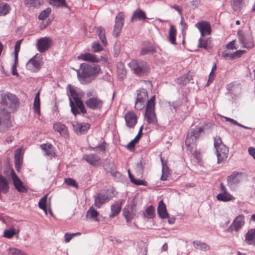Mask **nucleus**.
I'll return each mask as SVG.
<instances>
[{"mask_svg": "<svg viewBox=\"0 0 255 255\" xmlns=\"http://www.w3.org/2000/svg\"><path fill=\"white\" fill-rule=\"evenodd\" d=\"M81 71L77 72L79 80L82 84H86L94 80L99 75L101 68L99 65H91L88 64L80 65Z\"/></svg>", "mask_w": 255, "mask_h": 255, "instance_id": "nucleus-1", "label": "nucleus"}, {"mask_svg": "<svg viewBox=\"0 0 255 255\" xmlns=\"http://www.w3.org/2000/svg\"><path fill=\"white\" fill-rule=\"evenodd\" d=\"M0 104L10 112L15 111L19 106L18 98L9 92L0 94Z\"/></svg>", "mask_w": 255, "mask_h": 255, "instance_id": "nucleus-2", "label": "nucleus"}, {"mask_svg": "<svg viewBox=\"0 0 255 255\" xmlns=\"http://www.w3.org/2000/svg\"><path fill=\"white\" fill-rule=\"evenodd\" d=\"M128 65L131 70L136 75L142 76L148 72V67L146 62L141 60H132Z\"/></svg>", "mask_w": 255, "mask_h": 255, "instance_id": "nucleus-3", "label": "nucleus"}, {"mask_svg": "<svg viewBox=\"0 0 255 255\" xmlns=\"http://www.w3.org/2000/svg\"><path fill=\"white\" fill-rule=\"evenodd\" d=\"M11 125L10 112L4 108H0V132L6 131Z\"/></svg>", "mask_w": 255, "mask_h": 255, "instance_id": "nucleus-4", "label": "nucleus"}, {"mask_svg": "<svg viewBox=\"0 0 255 255\" xmlns=\"http://www.w3.org/2000/svg\"><path fill=\"white\" fill-rule=\"evenodd\" d=\"M69 101L71 112L73 115L76 116L78 114H80V113L84 115L87 113L86 109L82 101L77 96H73V101L70 97Z\"/></svg>", "mask_w": 255, "mask_h": 255, "instance_id": "nucleus-5", "label": "nucleus"}, {"mask_svg": "<svg viewBox=\"0 0 255 255\" xmlns=\"http://www.w3.org/2000/svg\"><path fill=\"white\" fill-rule=\"evenodd\" d=\"M239 42L242 47L247 49H252L254 47V43L252 37L247 33L239 31L238 33Z\"/></svg>", "mask_w": 255, "mask_h": 255, "instance_id": "nucleus-6", "label": "nucleus"}, {"mask_svg": "<svg viewBox=\"0 0 255 255\" xmlns=\"http://www.w3.org/2000/svg\"><path fill=\"white\" fill-rule=\"evenodd\" d=\"M203 131V128L201 127H196L191 129L187 135L185 140V144L187 146H190L191 144L195 143L197 139L199 137L200 133Z\"/></svg>", "mask_w": 255, "mask_h": 255, "instance_id": "nucleus-7", "label": "nucleus"}, {"mask_svg": "<svg viewBox=\"0 0 255 255\" xmlns=\"http://www.w3.org/2000/svg\"><path fill=\"white\" fill-rule=\"evenodd\" d=\"M85 104L91 110H100L103 106L104 101L97 97H93L87 100Z\"/></svg>", "mask_w": 255, "mask_h": 255, "instance_id": "nucleus-8", "label": "nucleus"}, {"mask_svg": "<svg viewBox=\"0 0 255 255\" xmlns=\"http://www.w3.org/2000/svg\"><path fill=\"white\" fill-rule=\"evenodd\" d=\"M52 44V40L48 37H44L37 40L36 47L39 52L43 53L47 50Z\"/></svg>", "mask_w": 255, "mask_h": 255, "instance_id": "nucleus-9", "label": "nucleus"}, {"mask_svg": "<svg viewBox=\"0 0 255 255\" xmlns=\"http://www.w3.org/2000/svg\"><path fill=\"white\" fill-rule=\"evenodd\" d=\"M245 224V216L244 215H240L236 217L233 223L228 228V232H232L234 231L238 232Z\"/></svg>", "mask_w": 255, "mask_h": 255, "instance_id": "nucleus-10", "label": "nucleus"}, {"mask_svg": "<svg viewBox=\"0 0 255 255\" xmlns=\"http://www.w3.org/2000/svg\"><path fill=\"white\" fill-rule=\"evenodd\" d=\"M125 15L122 12H119L115 18V24L113 32V34L115 37H118L124 25Z\"/></svg>", "mask_w": 255, "mask_h": 255, "instance_id": "nucleus-11", "label": "nucleus"}, {"mask_svg": "<svg viewBox=\"0 0 255 255\" xmlns=\"http://www.w3.org/2000/svg\"><path fill=\"white\" fill-rule=\"evenodd\" d=\"M195 27L199 30L201 36L204 37L206 35H210L211 33V26L210 23L207 21H200L195 24Z\"/></svg>", "mask_w": 255, "mask_h": 255, "instance_id": "nucleus-12", "label": "nucleus"}, {"mask_svg": "<svg viewBox=\"0 0 255 255\" xmlns=\"http://www.w3.org/2000/svg\"><path fill=\"white\" fill-rule=\"evenodd\" d=\"M41 65V60L36 56L27 62L26 67L27 70L31 72H36L39 70Z\"/></svg>", "mask_w": 255, "mask_h": 255, "instance_id": "nucleus-13", "label": "nucleus"}, {"mask_svg": "<svg viewBox=\"0 0 255 255\" xmlns=\"http://www.w3.org/2000/svg\"><path fill=\"white\" fill-rule=\"evenodd\" d=\"M144 117L148 124L153 125L157 124V119L155 113V108H146Z\"/></svg>", "mask_w": 255, "mask_h": 255, "instance_id": "nucleus-14", "label": "nucleus"}, {"mask_svg": "<svg viewBox=\"0 0 255 255\" xmlns=\"http://www.w3.org/2000/svg\"><path fill=\"white\" fill-rule=\"evenodd\" d=\"M11 177L14 187L19 192H26L27 190L23 185V183L17 176L13 170L11 172Z\"/></svg>", "mask_w": 255, "mask_h": 255, "instance_id": "nucleus-15", "label": "nucleus"}, {"mask_svg": "<svg viewBox=\"0 0 255 255\" xmlns=\"http://www.w3.org/2000/svg\"><path fill=\"white\" fill-rule=\"evenodd\" d=\"M125 119L127 126L129 128H133L137 123V117L134 112L128 111L125 114Z\"/></svg>", "mask_w": 255, "mask_h": 255, "instance_id": "nucleus-16", "label": "nucleus"}, {"mask_svg": "<svg viewBox=\"0 0 255 255\" xmlns=\"http://www.w3.org/2000/svg\"><path fill=\"white\" fill-rule=\"evenodd\" d=\"M218 162L224 161L227 159L229 154V149L225 145H221L216 149Z\"/></svg>", "mask_w": 255, "mask_h": 255, "instance_id": "nucleus-17", "label": "nucleus"}, {"mask_svg": "<svg viewBox=\"0 0 255 255\" xmlns=\"http://www.w3.org/2000/svg\"><path fill=\"white\" fill-rule=\"evenodd\" d=\"M155 51V47L149 41H145L142 43L140 55H144L149 53L152 54Z\"/></svg>", "mask_w": 255, "mask_h": 255, "instance_id": "nucleus-18", "label": "nucleus"}, {"mask_svg": "<svg viewBox=\"0 0 255 255\" xmlns=\"http://www.w3.org/2000/svg\"><path fill=\"white\" fill-rule=\"evenodd\" d=\"M83 159L94 166H99L101 162V158L98 155L94 153L84 155L83 156Z\"/></svg>", "mask_w": 255, "mask_h": 255, "instance_id": "nucleus-19", "label": "nucleus"}, {"mask_svg": "<svg viewBox=\"0 0 255 255\" xmlns=\"http://www.w3.org/2000/svg\"><path fill=\"white\" fill-rule=\"evenodd\" d=\"M94 205L95 206L98 208H100L101 206L109 202L111 200V197L108 196V195H106L103 194L99 193L97 196H94Z\"/></svg>", "mask_w": 255, "mask_h": 255, "instance_id": "nucleus-20", "label": "nucleus"}, {"mask_svg": "<svg viewBox=\"0 0 255 255\" xmlns=\"http://www.w3.org/2000/svg\"><path fill=\"white\" fill-rule=\"evenodd\" d=\"M123 202V201L122 200H118L114 202V203L111 205V210L112 213L109 215L110 218H113L120 213Z\"/></svg>", "mask_w": 255, "mask_h": 255, "instance_id": "nucleus-21", "label": "nucleus"}, {"mask_svg": "<svg viewBox=\"0 0 255 255\" xmlns=\"http://www.w3.org/2000/svg\"><path fill=\"white\" fill-rule=\"evenodd\" d=\"M78 59L93 63H98L101 60L100 58L97 57L96 55L88 52L80 54L78 56Z\"/></svg>", "mask_w": 255, "mask_h": 255, "instance_id": "nucleus-22", "label": "nucleus"}, {"mask_svg": "<svg viewBox=\"0 0 255 255\" xmlns=\"http://www.w3.org/2000/svg\"><path fill=\"white\" fill-rule=\"evenodd\" d=\"M157 214L159 217L162 219H165L168 217V214L167 212L165 205L162 200L160 201L158 203Z\"/></svg>", "mask_w": 255, "mask_h": 255, "instance_id": "nucleus-23", "label": "nucleus"}, {"mask_svg": "<svg viewBox=\"0 0 255 255\" xmlns=\"http://www.w3.org/2000/svg\"><path fill=\"white\" fill-rule=\"evenodd\" d=\"M15 166L17 171L21 168L22 163V153L21 149H17L14 154Z\"/></svg>", "mask_w": 255, "mask_h": 255, "instance_id": "nucleus-24", "label": "nucleus"}, {"mask_svg": "<svg viewBox=\"0 0 255 255\" xmlns=\"http://www.w3.org/2000/svg\"><path fill=\"white\" fill-rule=\"evenodd\" d=\"M240 175L239 173L231 175L228 178V185L231 188H234L240 182Z\"/></svg>", "mask_w": 255, "mask_h": 255, "instance_id": "nucleus-25", "label": "nucleus"}, {"mask_svg": "<svg viewBox=\"0 0 255 255\" xmlns=\"http://www.w3.org/2000/svg\"><path fill=\"white\" fill-rule=\"evenodd\" d=\"M194 247L198 250L207 252L210 250V246L204 242L201 241L195 240L193 242Z\"/></svg>", "mask_w": 255, "mask_h": 255, "instance_id": "nucleus-26", "label": "nucleus"}, {"mask_svg": "<svg viewBox=\"0 0 255 255\" xmlns=\"http://www.w3.org/2000/svg\"><path fill=\"white\" fill-rule=\"evenodd\" d=\"M245 238L248 244L255 245V229L249 230L246 235Z\"/></svg>", "mask_w": 255, "mask_h": 255, "instance_id": "nucleus-27", "label": "nucleus"}, {"mask_svg": "<svg viewBox=\"0 0 255 255\" xmlns=\"http://www.w3.org/2000/svg\"><path fill=\"white\" fill-rule=\"evenodd\" d=\"M53 128L62 136H64L67 135V128L64 124H62L60 123H56L53 125Z\"/></svg>", "mask_w": 255, "mask_h": 255, "instance_id": "nucleus-28", "label": "nucleus"}, {"mask_svg": "<svg viewBox=\"0 0 255 255\" xmlns=\"http://www.w3.org/2000/svg\"><path fill=\"white\" fill-rule=\"evenodd\" d=\"M138 19L139 20H145L147 18L144 11L141 9H137L133 12V15L131 18V21H133L134 19Z\"/></svg>", "mask_w": 255, "mask_h": 255, "instance_id": "nucleus-29", "label": "nucleus"}, {"mask_svg": "<svg viewBox=\"0 0 255 255\" xmlns=\"http://www.w3.org/2000/svg\"><path fill=\"white\" fill-rule=\"evenodd\" d=\"M216 197L218 200L223 202H228L234 199L233 196L228 192L219 193Z\"/></svg>", "mask_w": 255, "mask_h": 255, "instance_id": "nucleus-30", "label": "nucleus"}, {"mask_svg": "<svg viewBox=\"0 0 255 255\" xmlns=\"http://www.w3.org/2000/svg\"><path fill=\"white\" fill-rule=\"evenodd\" d=\"M147 98L148 94L146 89L142 88L137 91L136 100L145 102Z\"/></svg>", "mask_w": 255, "mask_h": 255, "instance_id": "nucleus-31", "label": "nucleus"}, {"mask_svg": "<svg viewBox=\"0 0 255 255\" xmlns=\"http://www.w3.org/2000/svg\"><path fill=\"white\" fill-rule=\"evenodd\" d=\"M104 167L108 172H114L116 167L114 162L109 159H106L104 163Z\"/></svg>", "mask_w": 255, "mask_h": 255, "instance_id": "nucleus-32", "label": "nucleus"}, {"mask_svg": "<svg viewBox=\"0 0 255 255\" xmlns=\"http://www.w3.org/2000/svg\"><path fill=\"white\" fill-rule=\"evenodd\" d=\"M99 213L94 208L93 206L91 207L87 212L86 217H89L95 221H98L97 217Z\"/></svg>", "mask_w": 255, "mask_h": 255, "instance_id": "nucleus-33", "label": "nucleus"}, {"mask_svg": "<svg viewBox=\"0 0 255 255\" xmlns=\"http://www.w3.org/2000/svg\"><path fill=\"white\" fill-rule=\"evenodd\" d=\"M96 33L99 36V37L103 44L105 45H106L107 42L105 36V31L104 28L102 26L99 27L97 29Z\"/></svg>", "mask_w": 255, "mask_h": 255, "instance_id": "nucleus-34", "label": "nucleus"}, {"mask_svg": "<svg viewBox=\"0 0 255 255\" xmlns=\"http://www.w3.org/2000/svg\"><path fill=\"white\" fill-rule=\"evenodd\" d=\"M40 92H38L35 95L34 100L33 102V108L35 112L37 114L39 115L40 113V98H39Z\"/></svg>", "mask_w": 255, "mask_h": 255, "instance_id": "nucleus-35", "label": "nucleus"}, {"mask_svg": "<svg viewBox=\"0 0 255 255\" xmlns=\"http://www.w3.org/2000/svg\"><path fill=\"white\" fill-rule=\"evenodd\" d=\"M176 29L173 25H171L169 30V40L170 42L175 44L176 43Z\"/></svg>", "mask_w": 255, "mask_h": 255, "instance_id": "nucleus-36", "label": "nucleus"}, {"mask_svg": "<svg viewBox=\"0 0 255 255\" xmlns=\"http://www.w3.org/2000/svg\"><path fill=\"white\" fill-rule=\"evenodd\" d=\"M243 0H232L231 5L235 11H239L243 6Z\"/></svg>", "mask_w": 255, "mask_h": 255, "instance_id": "nucleus-37", "label": "nucleus"}, {"mask_svg": "<svg viewBox=\"0 0 255 255\" xmlns=\"http://www.w3.org/2000/svg\"><path fill=\"white\" fill-rule=\"evenodd\" d=\"M51 5L56 7H67L65 0H49Z\"/></svg>", "mask_w": 255, "mask_h": 255, "instance_id": "nucleus-38", "label": "nucleus"}, {"mask_svg": "<svg viewBox=\"0 0 255 255\" xmlns=\"http://www.w3.org/2000/svg\"><path fill=\"white\" fill-rule=\"evenodd\" d=\"M128 173L130 180L132 183L136 185H147V182L145 180L135 179L130 172L129 170L128 171Z\"/></svg>", "mask_w": 255, "mask_h": 255, "instance_id": "nucleus-39", "label": "nucleus"}, {"mask_svg": "<svg viewBox=\"0 0 255 255\" xmlns=\"http://www.w3.org/2000/svg\"><path fill=\"white\" fill-rule=\"evenodd\" d=\"M147 244L143 241H140L138 243V248L139 253L141 255H146L147 253Z\"/></svg>", "mask_w": 255, "mask_h": 255, "instance_id": "nucleus-40", "label": "nucleus"}, {"mask_svg": "<svg viewBox=\"0 0 255 255\" xmlns=\"http://www.w3.org/2000/svg\"><path fill=\"white\" fill-rule=\"evenodd\" d=\"M10 10L9 5L4 2H0V15H5L7 14Z\"/></svg>", "mask_w": 255, "mask_h": 255, "instance_id": "nucleus-41", "label": "nucleus"}, {"mask_svg": "<svg viewBox=\"0 0 255 255\" xmlns=\"http://www.w3.org/2000/svg\"><path fill=\"white\" fill-rule=\"evenodd\" d=\"M155 215V210L153 207L152 205L148 207L145 210L144 216L148 219H153Z\"/></svg>", "mask_w": 255, "mask_h": 255, "instance_id": "nucleus-42", "label": "nucleus"}, {"mask_svg": "<svg viewBox=\"0 0 255 255\" xmlns=\"http://www.w3.org/2000/svg\"><path fill=\"white\" fill-rule=\"evenodd\" d=\"M123 214L128 222H129L134 216V214L130 212L128 208L126 207L123 209Z\"/></svg>", "mask_w": 255, "mask_h": 255, "instance_id": "nucleus-43", "label": "nucleus"}, {"mask_svg": "<svg viewBox=\"0 0 255 255\" xmlns=\"http://www.w3.org/2000/svg\"><path fill=\"white\" fill-rule=\"evenodd\" d=\"M117 72L120 79H123L126 76L127 71L121 63L119 64L118 66Z\"/></svg>", "mask_w": 255, "mask_h": 255, "instance_id": "nucleus-44", "label": "nucleus"}, {"mask_svg": "<svg viewBox=\"0 0 255 255\" xmlns=\"http://www.w3.org/2000/svg\"><path fill=\"white\" fill-rule=\"evenodd\" d=\"M51 9L50 7L47 8L46 9L42 11L38 16L40 20H44L47 18L51 13Z\"/></svg>", "mask_w": 255, "mask_h": 255, "instance_id": "nucleus-45", "label": "nucleus"}, {"mask_svg": "<svg viewBox=\"0 0 255 255\" xmlns=\"http://www.w3.org/2000/svg\"><path fill=\"white\" fill-rule=\"evenodd\" d=\"M22 40H17L14 46V57L15 62H17L18 61V54L20 50V46Z\"/></svg>", "mask_w": 255, "mask_h": 255, "instance_id": "nucleus-46", "label": "nucleus"}, {"mask_svg": "<svg viewBox=\"0 0 255 255\" xmlns=\"http://www.w3.org/2000/svg\"><path fill=\"white\" fill-rule=\"evenodd\" d=\"M90 128V125L87 123L80 124L79 134L86 133Z\"/></svg>", "mask_w": 255, "mask_h": 255, "instance_id": "nucleus-47", "label": "nucleus"}, {"mask_svg": "<svg viewBox=\"0 0 255 255\" xmlns=\"http://www.w3.org/2000/svg\"><path fill=\"white\" fill-rule=\"evenodd\" d=\"M64 183L67 185L75 187L76 188H78L79 186L76 181L71 178H66L64 179Z\"/></svg>", "mask_w": 255, "mask_h": 255, "instance_id": "nucleus-48", "label": "nucleus"}, {"mask_svg": "<svg viewBox=\"0 0 255 255\" xmlns=\"http://www.w3.org/2000/svg\"><path fill=\"white\" fill-rule=\"evenodd\" d=\"M8 251L12 255H27L24 252L14 248H9Z\"/></svg>", "mask_w": 255, "mask_h": 255, "instance_id": "nucleus-49", "label": "nucleus"}, {"mask_svg": "<svg viewBox=\"0 0 255 255\" xmlns=\"http://www.w3.org/2000/svg\"><path fill=\"white\" fill-rule=\"evenodd\" d=\"M25 4L28 7H36L40 4L39 0H25Z\"/></svg>", "mask_w": 255, "mask_h": 255, "instance_id": "nucleus-50", "label": "nucleus"}, {"mask_svg": "<svg viewBox=\"0 0 255 255\" xmlns=\"http://www.w3.org/2000/svg\"><path fill=\"white\" fill-rule=\"evenodd\" d=\"M15 230L14 228L6 230L3 233V237L7 239L11 238L15 235Z\"/></svg>", "mask_w": 255, "mask_h": 255, "instance_id": "nucleus-51", "label": "nucleus"}, {"mask_svg": "<svg viewBox=\"0 0 255 255\" xmlns=\"http://www.w3.org/2000/svg\"><path fill=\"white\" fill-rule=\"evenodd\" d=\"M201 37L198 40V47L207 49L208 45V40L204 39Z\"/></svg>", "mask_w": 255, "mask_h": 255, "instance_id": "nucleus-52", "label": "nucleus"}, {"mask_svg": "<svg viewBox=\"0 0 255 255\" xmlns=\"http://www.w3.org/2000/svg\"><path fill=\"white\" fill-rule=\"evenodd\" d=\"M189 81V79H188L187 77L186 76H183L179 78H177L176 80V82L182 85H186L187 83H188Z\"/></svg>", "mask_w": 255, "mask_h": 255, "instance_id": "nucleus-53", "label": "nucleus"}, {"mask_svg": "<svg viewBox=\"0 0 255 255\" xmlns=\"http://www.w3.org/2000/svg\"><path fill=\"white\" fill-rule=\"evenodd\" d=\"M47 195L44 196L42 198H41L38 202L39 207L42 210H44L45 207H46V203L47 201Z\"/></svg>", "mask_w": 255, "mask_h": 255, "instance_id": "nucleus-54", "label": "nucleus"}, {"mask_svg": "<svg viewBox=\"0 0 255 255\" xmlns=\"http://www.w3.org/2000/svg\"><path fill=\"white\" fill-rule=\"evenodd\" d=\"M92 49L94 52H98L103 49L102 46L98 42H95L92 44Z\"/></svg>", "mask_w": 255, "mask_h": 255, "instance_id": "nucleus-55", "label": "nucleus"}, {"mask_svg": "<svg viewBox=\"0 0 255 255\" xmlns=\"http://www.w3.org/2000/svg\"><path fill=\"white\" fill-rule=\"evenodd\" d=\"M145 102L143 101H139L136 100L135 105H134V108L136 110H141L142 109L144 108L145 105H144Z\"/></svg>", "mask_w": 255, "mask_h": 255, "instance_id": "nucleus-56", "label": "nucleus"}, {"mask_svg": "<svg viewBox=\"0 0 255 255\" xmlns=\"http://www.w3.org/2000/svg\"><path fill=\"white\" fill-rule=\"evenodd\" d=\"M222 56L225 59L229 60H233L235 59L234 53H229L226 51H224L222 53Z\"/></svg>", "mask_w": 255, "mask_h": 255, "instance_id": "nucleus-57", "label": "nucleus"}, {"mask_svg": "<svg viewBox=\"0 0 255 255\" xmlns=\"http://www.w3.org/2000/svg\"><path fill=\"white\" fill-rule=\"evenodd\" d=\"M155 96H153L151 99L147 101L146 108H155Z\"/></svg>", "mask_w": 255, "mask_h": 255, "instance_id": "nucleus-58", "label": "nucleus"}, {"mask_svg": "<svg viewBox=\"0 0 255 255\" xmlns=\"http://www.w3.org/2000/svg\"><path fill=\"white\" fill-rule=\"evenodd\" d=\"M221 145H224L221 140V137L220 136H216L214 137V145L216 149H217L218 147H220V146Z\"/></svg>", "mask_w": 255, "mask_h": 255, "instance_id": "nucleus-59", "label": "nucleus"}, {"mask_svg": "<svg viewBox=\"0 0 255 255\" xmlns=\"http://www.w3.org/2000/svg\"><path fill=\"white\" fill-rule=\"evenodd\" d=\"M51 145H47L46 144H42L40 145L41 148L45 151L47 155H51V152L49 151Z\"/></svg>", "mask_w": 255, "mask_h": 255, "instance_id": "nucleus-60", "label": "nucleus"}, {"mask_svg": "<svg viewBox=\"0 0 255 255\" xmlns=\"http://www.w3.org/2000/svg\"><path fill=\"white\" fill-rule=\"evenodd\" d=\"M227 48L228 49H230V50L236 49L237 48L235 46V41L233 40V41L230 42L227 45Z\"/></svg>", "mask_w": 255, "mask_h": 255, "instance_id": "nucleus-61", "label": "nucleus"}, {"mask_svg": "<svg viewBox=\"0 0 255 255\" xmlns=\"http://www.w3.org/2000/svg\"><path fill=\"white\" fill-rule=\"evenodd\" d=\"M135 144L136 143L132 140L128 144V145H127V147L128 149L131 151L132 150L134 149Z\"/></svg>", "mask_w": 255, "mask_h": 255, "instance_id": "nucleus-62", "label": "nucleus"}, {"mask_svg": "<svg viewBox=\"0 0 255 255\" xmlns=\"http://www.w3.org/2000/svg\"><path fill=\"white\" fill-rule=\"evenodd\" d=\"M75 236L74 234H69L68 233L65 234V241L66 243L69 242L72 238Z\"/></svg>", "mask_w": 255, "mask_h": 255, "instance_id": "nucleus-63", "label": "nucleus"}, {"mask_svg": "<svg viewBox=\"0 0 255 255\" xmlns=\"http://www.w3.org/2000/svg\"><path fill=\"white\" fill-rule=\"evenodd\" d=\"M250 154L255 159V148L250 147L248 149Z\"/></svg>", "mask_w": 255, "mask_h": 255, "instance_id": "nucleus-64", "label": "nucleus"}]
</instances>
